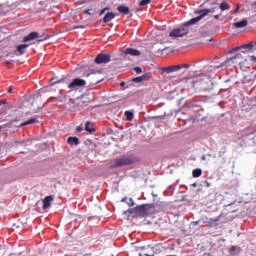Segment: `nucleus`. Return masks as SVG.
Wrapping results in <instances>:
<instances>
[{
    "mask_svg": "<svg viewBox=\"0 0 256 256\" xmlns=\"http://www.w3.org/2000/svg\"><path fill=\"white\" fill-rule=\"evenodd\" d=\"M153 211H155V204H142L124 211V215L127 217H131V215L133 217H149V215H153Z\"/></svg>",
    "mask_w": 256,
    "mask_h": 256,
    "instance_id": "nucleus-1",
    "label": "nucleus"
},
{
    "mask_svg": "<svg viewBox=\"0 0 256 256\" xmlns=\"http://www.w3.org/2000/svg\"><path fill=\"white\" fill-rule=\"evenodd\" d=\"M237 59H243V55L241 53H237L233 57L228 58L226 61L220 64L208 66L207 71H209L210 73H215V71H219V69H225L226 67H229L235 63H239Z\"/></svg>",
    "mask_w": 256,
    "mask_h": 256,
    "instance_id": "nucleus-2",
    "label": "nucleus"
},
{
    "mask_svg": "<svg viewBox=\"0 0 256 256\" xmlns=\"http://www.w3.org/2000/svg\"><path fill=\"white\" fill-rule=\"evenodd\" d=\"M197 22H193V18L184 24L178 26L177 28L172 29L169 32V37L177 38V37H185V35L189 34L190 25H195Z\"/></svg>",
    "mask_w": 256,
    "mask_h": 256,
    "instance_id": "nucleus-3",
    "label": "nucleus"
},
{
    "mask_svg": "<svg viewBox=\"0 0 256 256\" xmlns=\"http://www.w3.org/2000/svg\"><path fill=\"white\" fill-rule=\"evenodd\" d=\"M87 85V81L85 79L76 77L71 80V82L68 84L69 90L60 89V95H66L71 93V91H78L79 89L85 87Z\"/></svg>",
    "mask_w": 256,
    "mask_h": 256,
    "instance_id": "nucleus-4",
    "label": "nucleus"
},
{
    "mask_svg": "<svg viewBox=\"0 0 256 256\" xmlns=\"http://www.w3.org/2000/svg\"><path fill=\"white\" fill-rule=\"evenodd\" d=\"M135 160L129 155H122L112 161L110 169H118V167H125L127 165H133Z\"/></svg>",
    "mask_w": 256,
    "mask_h": 256,
    "instance_id": "nucleus-5",
    "label": "nucleus"
},
{
    "mask_svg": "<svg viewBox=\"0 0 256 256\" xmlns=\"http://www.w3.org/2000/svg\"><path fill=\"white\" fill-rule=\"evenodd\" d=\"M181 69H189V64H178V65H173V66H168L162 68V71L164 73H175L177 71H181Z\"/></svg>",
    "mask_w": 256,
    "mask_h": 256,
    "instance_id": "nucleus-6",
    "label": "nucleus"
},
{
    "mask_svg": "<svg viewBox=\"0 0 256 256\" xmlns=\"http://www.w3.org/2000/svg\"><path fill=\"white\" fill-rule=\"evenodd\" d=\"M209 13H215V8L196 10L195 14L199 15V16L194 17L193 22L199 23V21H201V19H203V17H207V15H209Z\"/></svg>",
    "mask_w": 256,
    "mask_h": 256,
    "instance_id": "nucleus-7",
    "label": "nucleus"
},
{
    "mask_svg": "<svg viewBox=\"0 0 256 256\" xmlns=\"http://www.w3.org/2000/svg\"><path fill=\"white\" fill-rule=\"evenodd\" d=\"M110 61H111V54L100 53L95 58V63L97 65H103V64L109 63Z\"/></svg>",
    "mask_w": 256,
    "mask_h": 256,
    "instance_id": "nucleus-8",
    "label": "nucleus"
},
{
    "mask_svg": "<svg viewBox=\"0 0 256 256\" xmlns=\"http://www.w3.org/2000/svg\"><path fill=\"white\" fill-rule=\"evenodd\" d=\"M122 55L124 59H129V55H131V57H139L141 55V51L134 48H126L122 51Z\"/></svg>",
    "mask_w": 256,
    "mask_h": 256,
    "instance_id": "nucleus-9",
    "label": "nucleus"
},
{
    "mask_svg": "<svg viewBox=\"0 0 256 256\" xmlns=\"http://www.w3.org/2000/svg\"><path fill=\"white\" fill-rule=\"evenodd\" d=\"M194 87L198 89L200 93H205L207 91H211V88L207 85V82H196Z\"/></svg>",
    "mask_w": 256,
    "mask_h": 256,
    "instance_id": "nucleus-10",
    "label": "nucleus"
},
{
    "mask_svg": "<svg viewBox=\"0 0 256 256\" xmlns=\"http://www.w3.org/2000/svg\"><path fill=\"white\" fill-rule=\"evenodd\" d=\"M240 49H247L248 51H251V49H253V43H248V44H244L242 46L232 48L231 50L228 51V53L229 54L237 53V51H240Z\"/></svg>",
    "mask_w": 256,
    "mask_h": 256,
    "instance_id": "nucleus-11",
    "label": "nucleus"
},
{
    "mask_svg": "<svg viewBox=\"0 0 256 256\" xmlns=\"http://www.w3.org/2000/svg\"><path fill=\"white\" fill-rule=\"evenodd\" d=\"M39 37L38 32H31L23 38V43H29V41H35Z\"/></svg>",
    "mask_w": 256,
    "mask_h": 256,
    "instance_id": "nucleus-12",
    "label": "nucleus"
},
{
    "mask_svg": "<svg viewBox=\"0 0 256 256\" xmlns=\"http://www.w3.org/2000/svg\"><path fill=\"white\" fill-rule=\"evenodd\" d=\"M27 47H29V44L18 45L16 49V55H25V53H27Z\"/></svg>",
    "mask_w": 256,
    "mask_h": 256,
    "instance_id": "nucleus-13",
    "label": "nucleus"
},
{
    "mask_svg": "<svg viewBox=\"0 0 256 256\" xmlns=\"http://www.w3.org/2000/svg\"><path fill=\"white\" fill-rule=\"evenodd\" d=\"M247 25H249L247 19H243L241 21L233 23V27H236V29H243V27H247Z\"/></svg>",
    "mask_w": 256,
    "mask_h": 256,
    "instance_id": "nucleus-14",
    "label": "nucleus"
},
{
    "mask_svg": "<svg viewBox=\"0 0 256 256\" xmlns=\"http://www.w3.org/2000/svg\"><path fill=\"white\" fill-rule=\"evenodd\" d=\"M51 201H53V196H46L43 199V209H49V207H51Z\"/></svg>",
    "mask_w": 256,
    "mask_h": 256,
    "instance_id": "nucleus-15",
    "label": "nucleus"
},
{
    "mask_svg": "<svg viewBox=\"0 0 256 256\" xmlns=\"http://www.w3.org/2000/svg\"><path fill=\"white\" fill-rule=\"evenodd\" d=\"M229 254L231 256H238V255H241V247L239 246H232L230 249H229Z\"/></svg>",
    "mask_w": 256,
    "mask_h": 256,
    "instance_id": "nucleus-16",
    "label": "nucleus"
},
{
    "mask_svg": "<svg viewBox=\"0 0 256 256\" xmlns=\"http://www.w3.org/2000/svg\"><path fill=\"white\" fill-rule=\"evenodd\" d=\"M67 143H68V145H74L75 147H77V145H79V138L78 137H76V136H70V137H68V139H67Z\"/></svg>",
    "mask_w": 256,
    "mask_h": 256,
    "instance_id": "nucleus-17",
    "label": "nucleus"
},
{
    "mask_svg": "<svg viewBox=\"0 0 256 256\" xmlns=\"http://www.w3.org/2000/svg\"><path fill=\"white\" fill-rule=\"evenodd\" d=\"M117 11H119L122 15H129L130 13L129 7L125 5L118 6Z\"/></svg>",
    "mask_w": 256,
    "mask_h": 256,
    "instance_id": "nucleus-18",
    "label": "nucleus"
},
{
    "mask_svg": "<svg viewBox=\"0 0 256 256\" xmlns=\"http://www.w3.org/2000/svg\"><path fill=\"white\" fill-rule=\"evenodd\" d=\"M115 13L113 12H108L105 14L104 18H103V23H109L111 21H113V18L115 17Z\"/></svg>",
    "mask_w": 256,
    "mask_h": 256,
    "instance_id": "nucleus-19",
    "label": "nucleus"
},
{
    "mask_svg": "<svg viewBox=\"0 0 256 256\" xmlns=\"http://www.w3.org/2000/svg\"><path fill=\"white\" fill-rule=\"evenodd\" d=\"M85 131H87L88 133H95V128L93 127V123H91L90 121H87L85 123Z\"/></svg>",
    "mask_w": 256,
    "mask_h": 256,
    "instance_id": "nucleus-20",
    "label": "nucleus"
},
{
    "mask_svg": "<svg viewBox=\"0 0 256 256\" xmlns=\"http://www.w3.org/2000/svg\"><path fill=\"white\" fill-rule=\"evenodd\" d=\"M33 123H37L36 118H30L29 120L22 122L20 126L25 127L26 125H33Z\"/></svg>",
    "mask_w": 256,
    "mask_h": 256,
    "instance_id": "nucleus-21",
    "label": "nucleus"
},
{
    "mask_svg": "<svg viewBox=\"0 0 256 256\" xmlns=\"http://www.w3.org/2000/svg\"><path fill=\"white\" fill-rule=\"evenodd\" d=\"M125 117H126V121H133V117H135V115L133 114V111H125L124 113Z\"/></svg>",
    "mask_w": 256,
    "mask_h": 256,
    "instance_id": "nucleus-22",
    "label": "nucleus"
},
{
    "mask_svg": "<svg viewBox=\"0 0 256 256\" xmlns=\"http://www.w3.org/2000/svg\"><path fill=\"white\" fill-rule=\"evenodd\" d=\"M220 9L221 11H229V9H231V5H229L227 2H221Z\"/></svg>",
    "mask_w": 256,
    "mask_h": 256,
    "instance_id": "nucleus-23",
    "label": "nucleus"
},
{
    "mask_svg": "<svg viewBox=\"0 0 256 256\" xmlns=\"http://www.w3.org/2000/svg\"><path fill=\"white\" fill-rule=\"evenodd\" d=\"M192 175L195 178L201 177V175H203V170H201V168H196L192 171Z\"/></svg>",
    "mask_w": 256,
    "mask_h": 256,
    "instance_id": "nucleus-24",
    "label": "nucleus"
},
{
    "mask_svg": "<svg viewBox=\"0 0 256 256\" xmlns=\"http://www.w3.org/2000/svg\"><path fill=\"white\" fill-rule=\"evenodd\" d=\"M152 76L153 74L151 72H146L142 76H140V79H142V81H149Z\"/></svg>",
    "mask_w": 256,
    "mask_h": 256,
    "instance_id": "nucleus-25",
    "label": "nucleus"
},
{
    "mask_svg": "<svg viewBox=\"0 0 256 256\" xmlns=\"http://www.w3.org/2000/svg\"><path fill=\"white\" fill-rule=\"evenodd\" d=\"M255 133V129H253V126H249L244 130V135H253Z\"/></svg>",
    "mask_w": 256,
    "mask_h": 256,
    "instance_id": "nucleus-26",
    "label": "nucleus"
},
{
    "mask_svg": "<svg viewBox=\"0 0 256 256\" xmlns=\"http://www.w3.org/2000/svg\"><path fill=\"white\" fill-rule=\"evenodd\" d=\"M11 127H13V122H8V123L0 126V131H1V129H11Z\"/></svg>",
    "mask_w": 256,
    "mask_h": 256,
    "instance_id": "nucleus-27",
    "label": "nucleus"
},
{
    "mask_svg": "<svg viewBox=\"0 0 256 256\" xmlns=\"http://www.w3.org/2000/svg\"><path fill=\"white\" fill-rule=\"evenodd\" d=\"M201 221H203V223H207V221H205V218H202V219L197 220V221H192L191 222L192 227H197V225H199V223H201Z\"/></svg>",
    "mask_w": 256,
    "mask_h": 256,
    "instance_id": "nucleus-28",
    "label": "nucleus"
},
{
    "mask_svg": "<svg viewBox=\"0 0 256 256\" xmlns=\"http://www.w3.org/2000/svg\"><path fill=\"white\" fill-rule=\"evenodd\" d=\"M151 3V0H141L139 5L140 7H145V5H149Z\"/></svg>",
    "mask_w": 256,
    "mask_h": 256,
    "instance_id": "nucleus-29",
    "label": "nucleus"
},
{
    "mask_svg": "<svg viewBox=\"0 0 256 256\" xmlns=\"http://www.w3.org/2000/svg\"><path fill=\"white\" fill-rule=\"evenodd\" d=\"M133 83H143V80L141 79L140 76L132 78Z\"/></svg>",
    "mask_w": 256,
    "mask_h": 256,
    "instance_id": "nucleus-30",
    "label": "nucleus"
},
{
    "mask_svg": "<svg viewBox=\"0 0 256 256\" xmlns=\"http://www.w3.org/2000/svg\"><path fill=\"white\" fill-rule=\"evenodd\" d=\"M126 203H127V206H128V207H133V206H135V201L133 200V198H130L129 201L126 202Z\"/></svg>",
    "mask_w": 256,
    "mask_h": 256,
    "instance_id": "nucleus-31",
    "label": "nucleus"
},
{
    "mask_svg": "<svg viewBox=\"0 0 256 256\" xmlns=\"http://www.w3.org/2000/svg\"><path fill=\"white\" fill-rule=\"evenodd\" d=\"M134 71H135V73H137L138 75L141 74V73H143V69H141V67H139V66H136V67L134 68Z\"/></svg>",
    "mask_w": 256,
    "mask_h": 256,
    "instance_id": "nucleus-32",
    "label": "nucleus"
},
{
    "mask_svg": "<svg viewBox=\"0 0 256 256\" xmlns=\"http://www.w3.org/2000/svg\"><path fill=\"white\" fill-rule=\"evenodd\" d=\"M8 93H17V88H13V86L8 87Z\"/></svg>",
    "mask_w": 256,
    "mask_h": 256,
    "instance_id": "nucleus-33",
    "label": "nucleus"
},
{
    "mask_svg": "<svg viewBox=\"0 0 256 256\" xmlns=\"http://www.w3.org/2000/svg\"><path fill=\"white\" fill-rule=\"evenodd\" d=\"M0 105H7V99L0 100Z\"/></svg>",
    "mask_w": 256,
    "mask_h": 256,
    "instance_id": "nucleus-34",
    "label": "nucleus"
},
{
    "mask_svg": "<svg viewBox=\"0 0 256 256\" xmlns=\"http://www.w3.org/2000/svg\"><path fill=\"white\" fill-rule=\"evenodd\" d=\"M76 131H77L78 133H81V131H83V128H82L81 126H77V127H76Z\"/></svg>",
    "mask_w": 256,
    "mask_h": 256,
    "instance_id": "nucleus-35",
    "label": "nucleus"
},
{
    "mask_svg": "<svg viewBox=\"0 0 256 256\" xmlns=\"http://www.w3.org/2000/svg\"><path fill=\"white\" fill-rule=\"evenodd\" d=\"M204 187H207V188L211 187V183H209L208 181L204 182Z\"/></svg>",
    "mask_w": 256,
    "mask_h": 256,
    "instance_id": "nucleus-36",
    "label": "nucleus"
},
{
    "mask_svg": "<svg viewBox=\"0 0 256 256\" xmlns=\"http://www.w3.org/2000/svg\"><path fill=\"white\" fill-rule=\"evenodd\" d=\"M250 61H253V63H256V56H251Z\"/></svg>",
    "mask_w": 256,
    "mask_h": 256,
    "instance_id": "nucleus-37",
    "label": "nucleus"
},
{
    "mask_svg": "<svg viewBox=\"0 0 256 256\" xmlns=\"http://www.w3.org/2000/svg\"><path fill=\"white\" fill-rule=\"evenodd\" d=\"M121 203H128L127 202V197L122 198Z\"/></svg>",
    "mask_w": 256,
    "mask_h": 256,
    "instance_id": "nucleus-38",
    "label": "nucleus"
},
{
    "mask_svg": "<svg viewBox=\"0 0 256 256\" xmlns=\"http://www.w3.org/2000/svg\"><path fill=\"white\" fill-rule=\"evenodd\" d=\"M99 15H100V16H101V15H105V10L102 9V10L100 11Z\"/></svg>",
    "mask_w": 256,
    "mask_h": 256,
    "instance_id": "nucleus-39",
    "label": "nucleus"
},
{
    "mask_svg": "<svg viewBox=\"0 0 256 256\" xmlns=\"http://www.w3.org/2000/svg\"><path fill=\"white\" fill-rule=\"evenodd\" d=\"M75 29H85V26H76Z\"/></svg>",
    "mask_w": 256,
    "mask_h": 256,
    "instance_id": "nucleus-40",
    "label": "nucleus"
},
{
    "mask_svg": "<svg viewBox=\"0 0 256 256\" xmlns=\"http://www.w3.org/2000/svg\"><path fill=\"white\" fill-rule=\"evenodd\" d=\"M202 161H207V156L202 155Z\"/></svg>",
    "mask_w": 256,
    "mask_h": 256,
    "instance_id": "nucleus-41",
    "label": "nucleus"
},
{
    "mask_svg": "<svg viewBox=\"0 0 256 256\" xmlns=\"http://www.w3.org/2000/svg\"><path fill=\"white\" fill-rule=\"evenodd\" d=\"M59 83H61V81H58V82H56V83H51L50 85L53 86V85H57V84H59Z\"/></svg>",
    "mask_w": 256,
    "mask_h": 256,
    "instance_id": "nucleus-42",
    "label": "nucleus"
},
{
    "mask_svg": "<svg viewBox=\"0 0 256 256\" xmlns=\"http://www.w3.org/2000/svg\"><path fill=\"white\" fill-rule=\"evenodd\" d=\"M86 15H91L90 10L85 11Z\"/></svg>",
    "mask_w": 256,
    "mask_h": 256,
    "instance_id": "nucleus-43",
    "label": "nucleus"
},
{
    "mask_svg": "<svg viewBox=\"0 0 256 256\" xmlns=\"http://www.w3.org/2000/svg\"><path fill=\"white\" fill-rule=\"evenodd\" d=\"M120 87H125V82H121Z\"/></svg>",
    "mask_w": 256,
    "mask_h": 256,
    "instance_id": "nucleus-44",
    "label": "nucleus"
},
{
    "mask_svg": "<svg viewBox=\"0 0 256 256\" xmlns=\"http://www.w3.org/2000/svg\"><path fill=\"white\" fill-rule=\"evenodd\" d=\"M171 189H175V187H173V185H170V186L168 187V190H171Z\"/></svg>",
    "mask_w": 256,
    "mask_h": 256,
    "instance_id": "nucleus-45",
    "label": "nucleus"
},
{
    "mask_svg": "<svg viewBox=\"0 0 256 256\" xmlns=\"http://www.w3.org/2000/svg\"><path fill=\"white\" fill-rule=\"evenodd\" d=\"M219 14H217V15H214V19H219Z\"/></svg>",
    "mask_w": 256,
    "mask_h": 256,
    "instance_id": "nucleus-46",
    "label": "nucleus"
},
{
    "mask_svg": "<svg viewBox=\"0 0 256 256\" xmlns=\"http://www.w3.org/2000/svg\"><path fill=\"white\" fill-rule=\"evenodd\" d=\"M104 10H105V11H109V7H105Z\"/></svg>",
    "mask_w": 256,
    "mask_h": 256,
    "instance_id": "nucleus-47",
    "label": "nucleus"
},
{
    "mask_svg": "<svg viewBox=\"0 0 256 256\" xmlns=\"http://www.w3.org/2000/svg\"><path fill=\"white\" fill-rule=\"evenodd\" d=\"M242 53H247V51H245V50H242Z\"/></svg>",
    "mask_w": 256,
    "mask_h": 256,
    "instance_id": "nucleus-48",
    "label": "nucleus"
},
{
    "mask_svg": "<svg viewBox=\"0 0 256 256\" xmlns=\"http://www.w3.org/2000/svg\"><path fill=\"white\" fill-rule=\"evenodd\" d=\"M193 187H197V184H193Z\"/></svg>",
    "mask_w": 256,
    "mask_h": 256,
    "instance_id": "nucleus-49",
    "label": "nucleus"
},
{
    "mask_svg": "<svg viewBox=\"0 0 256 256\" xmlns=\"http://www.w3.org/2000/svg\"><path fill=\"white\" fill-rule=\"evenodd\" d=\"M90 74H86V77H89Z\"/></svg>",
    "mask_w": 256,
    "mask_h": 256,
    "instance_id": "nucleus-50",
    "label": "nucleus"
},
{
    "mask_svg": "<svg viewBox=\"0 0 256 256\" xmlns=\"http://www.w3.org/2000/svg\"><path fill=\"white\" fill-rule=\"evenodd\" d=\"M38 41H43V39H40V40H38Z\"/></svg>",
    "mask_w": 256,
    "mask_h": 256,
    "instance_id": "nucleus-51",
    "label": "nucleus"
},
{
    "mask_svg": "<svg viewBox=\"0 0 256 256\" xmlns=\"http://www.w3.org/2000/svg\"><path fill=\"white\" fill-rule=\"evenodd\" d=\"M255 45H256V42H255Z\"/></svg>",
    "mask_w": 256,
    "mask_h": 256,
    "instance_id": "nucleus-52",
    "label": "nucleus"
}]
</instances>
